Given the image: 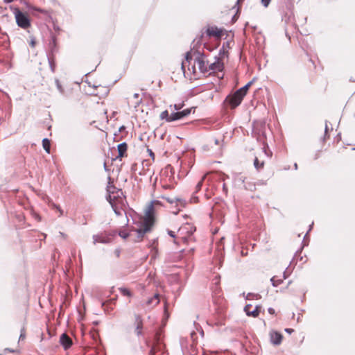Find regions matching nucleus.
Returning <instances> with one entry per match:
<instances>
[{"instance_id": "obj_57", "label": "nucleus", "mask_w": 355, "mask_h": 355, "mask_svg": "<svg viewBox=\"0 0 355 355\" xmlns=\"http://www.w3.org/2000/svg\"><path fill=\"white\" fill-rule=\"evenodd\" d=\"M7 350H8V351H10V352H13V350L10 349L9 348H7Z\"/></svg>"}, {"instance_id": "obj_14", "label": "nucleus", "mask_w": 355, "mask_h": 355, "mask_svg": "<svg viewBox=\"0 0 355 355\" xmlns=\"http://www.w3.org/2000/svg\"><path fill=\"white\" fill-rule=\"evenodd\" d=\"M94 244L96 243H109L111 241V239L109 237H103L101 235L95 234L93 235Z\"/></svg>"}, {"instance_id": "obj_4", "label": "nucleus", "mask_w": 355, "mask_h": 355, "mask_svg": "<svg viewBox=\"0 0 355 355\" xmlns=\"http://www.w3.org/2000/svg\"><path fill=\"white\" fill-rule=\"evenodd\" d=\"M197 56L195 58V63H197L199 70L201 73H205L209 71L208 69V62H206L204 59L205 55L199 51H196Z\"/></svg>"}, {"instance_id": "obj_47", "label": "nucleus", "mask_w": 355, "mask_h": 355, "mask_svg": "<svg viewBox=\"0 0 355 355\" xmlns=\"http://www.w3.org/2000/svg\"><path fill=\"white\" fill-rule=\"evenodd\" d=\"M214 144H215L216 145H218V144H219V140H218V139H214Z\"/></svg>"}, {"instance_id": "obj_51", "label": "nucleus", "mask_w": 355, "mask_h": 355, "mask_svg": "<svg viewBox=\"0 0 355 355\" xmlns=\"http://www.w3.org/2000/svg\"><path fill=\"white\" fill-rule=\"evenodd\" d=\"M295 169H297V164L295 163L294 165Z\"/></svg>"}, {"instance_id": "obj_48", "label": "nucleus", "mask_w": 355, "mask_h": 355, "mask_svg": "<svg viewBox=\"0 0 355 355\" xmlns=\"http://www.w3.org/2000/svg\"><path fill=\"white\" fill-rule=\"evenodd\" d=\"M133 96H134L135 98H139V94L135 93V94H134Z\"/></svg>"}, {"instance_id": "obj_31", "label": "nucleus", "mask_w": 355, "mask_h": 355, "mask_svg": "<svg viewBox=\"0 0 355 355\" xmlns=\"http://www.w3.org/2000/svg\"><path fill=\"white\" fill-rule=\"evenodd\" d=\"M106 234L107 235V237L110 238V237L115 236L116 234H118V232L115 230H112V231L107 232Z\"/></svg>"}, {"instance_id": "obj_29", "label": "nucleus", "mask_w": 355, "mask_h": 355, "mask_svg": "<svg viewBox=\"0 0 355 355\" xmlns=\"http://www.w3.org/2000/svg\"><path fill=\"white\" fill-rule=\"evenodd\" d=\"M205 179V175H204L202 178L201 180L198 182V184L196 186V191H200L201 189L202 184H203V181H204Z\"/></svg>"}, {"instance_id": "obj_9", "label": "nucleus", "mask_w": 355, "mask_h": 355, "mask_svg": "<svg viewBox=\"0 0 355 355\" xmlns=\"http://www.w3.org/2000/svg\"><path fill=\"white\" fill-rule=\"evenodd\" d=\"M206 33L209 37H216L220 38L223 35V30L218 28L216 26L209 27L206 31Z\"/></svg>"}, {"instance_id": "obj_3", "label": "nucleus", "mask_w": 355, "mask_h": 355, "mask_svg": "<svg viewBox=\"0 0 355 355\" xmlns=\"http://www.w3.org/2000/svg\"><path fill=\"white\" fill-rule=\"evenodd\" d=\"M244 96L241 95V94H236V91L228 95L225 98V102L231 107V108H235L239 106Z\"/></svg>"}, {"instance_id": "obj_56", "label": "nucleus", "mask_w": 355, "mask_h": 355, "mask_svg": "<svg viewBox=\"0 0 355 355\" xmlns=\"http://www.w3.org/2000/svg\"><path fill=\"white\" fill-rule=\"evenodd\" d=\"M7 350H8V351H10V352H13V350L10 349L9 348H7Z\"/></svg>"}, {"instance_id": "obj_18", "label": "nucleus", "mask_w": 355, "mask_h": 355, "mask_svg": "<svg viewBox=\"0 0 355 355\" xmlns=\"http://www.w3.org/2000/svg\"><path fill=\"white\" fill-rule=\"evenodd\" d=\"M159 302V296L158 294H155L153 297L150 298L147 301L148 305L155 306Z\"/></svg>"}, {"instance_id": "obj_7", "label": "nucleus", "mask_w": 355, "mask_h": 355, "mask_svg": "<svg viewBox=\"0 0 355 355\" xmlns=\"http://www.w3.org/2000/svg\"><path fill=\"white\" fill-rule=\"evenodd\" d=\"M60 343L64 349L67 350L72 346L73 341L72 339L67 335V334L63 333L60 336Z\"/></svg>"}, {"instance_id": "obj_17", "label": "nucleus", "mask_w": 355, "mask_h": 355, "mask_svg": "<svg viewBox=\"0 0 355 355\" xmlns=\"http://www.w3.org/2000/svg\"><path fill=\"white\" fill-rule=\"evenodd\" d=\"M107 200L110 202V204L111 205V206H112V207L115 214L117 215V216H121V214H122L121 211L114 205V203L113 202V200L112 199L110 195H108V196L107 197Z\"/></svg>"}, {"instance_id": "obj_27", "label": "nucleus", "mask_w": 355, "mask_h": 355, "mask_svg": "<svg viewBox=\"0 0 355 355\" xmlns=\"http://www.w3.org/2000/svg\"><path fill=\"white\" fill-rule=\"evenodd\" d=\"M119 289L121 293L124 296L130 297L132 295L131 292L125 288H119Z\"/></svg>"}, {"instance_id": "obj_25", "label": "nucleus", "mask_w": 355, "mask_h": 355, "mask_svg": "<svg viewBox=\"0 0 355 355\" xmlns=\"http://www.w3.org/2000/svg\"><path fill=\"white\" fill-rule=\"evenodd\" d=\"M254 298L260 299L261 295L258 293H248L245 297V299L248 300H252Z\"/></svg>"}, {"instance_id": "obj_24", "label": "nucleus", "mask_w": 355, "mask_h": 355, "mask_svg": "<svg viewBox=\"0 0 355 355\" xmlns=\"http://www.w3.org/2000/svg\"><path fill=\"white\" fill-rule=\"evenodd\" d=\"M264 162H259L257 157H255L254 160V166L257 169L259 170L263 167Z\"/></svg>"}, {"instance_id": "obj_26", "label": "nucleus", "mask_w": 355, "mask_h": 355, "mask_svg": "<svg viewBox=\"0 0 355 355\" xmlns=\"http://www.w3.org/2000/svg\"><path fill=\"white\" fill-rule=\"evenodd\" d=\"M48 61L52 72L55 71L54 56H48Z\"/></svg>"}, {"instance_id": "obj_44", "label": "nucleus", "mask_w": 355, "mask_h": 355, "mask_svg": "<svg viewBox=\"0 0 355 355\" xmlns=\"http://www.w3.org/2000/svg\"><path fill=\"white\" fill-rule=\"evenodd\" d=\"M30 44H31V46H33H33H35V40H31V43H30Z\"/></svg>"}, {"instance_id": "obj_1", "label": "nucleus", "mask_w": 355, "mask_h": 355, "mask_svg": "<svg viewBox=\"0 0 355 355\" xmlns=\"http://www.w3.org/2000/svg\"><path fill=\"white\" fill-rule=\"evenodd\" d=\"M154 205H161V202L158 200H153L150 203L145 212L146 218L142 223L141 226L135 230L137 233V238L139 240L142 239L146 233L151 230V227L153 225V220L155 211Z\"/></svg>"}, {"instance_id": "obj_55", "label": "nucleus", "mask_w": 355, "mask_h": 355, "mask_svg": "<svg viewBox=\"0 0 355 355\" xmlns=\"http://www.w3.org/2000/svg\"><path fill=\"white\" fill-rule=\"evenodd\" d=\"M7 350H8V351H10V352H13V350L10 349L9 348H7Z\"/></svg>"}, {"instance_id": "obj_28", "label": "nucleus", "mask_w": 355, "mask_h": 355, "mask_svg": "<svg viewBox=\"0 0 355 355\" xmlns=\"http://www.w3.org/2000/svg\"><path fill=\"white\" fill-rule=\"evenodd\" d=\"M136 322H137L136 327L137 330L141 329L142 328V321L141 317L138 315H136Z\"/></svg>"}, {"instance_id": "obj_59", "label": "nucleus", "mask_w": 355, "mask_h": 355, "mask_svg": "<svg viewBox=\"0 0 355 355\" xmlns=\"http://www.w3.org/2000/svg\"><path fill=\"white\" fill-rule=\"evenodd\" d=\"M141 102V100H139L137 104H139Z\"/></svg>"}, {"instance_id": "obj_41", "label": "nucleus", "mask_w": 355, "mask_h": 355, "mask_svg": "<svg viewBox=\"0 0 355 355\" xmlns=\"http://www.w3.org/2000/svg\"><path fill=\"white\" fill-rule=\"evenodd\" d=\"M120 252H120V250H119V249H116V250H115V252H114V253H115V254H116V256L117 257H119L120 256Z\"/></svg>"}, {"instance_id": "obj_40", "label": "nucleus", "mask_w": 355, "mask_h": 355, "mask_svg": "<svg viewBox=\"0 0 355 355\" xmlns=\"http://www.w3.org/2000/svg\"><path fill=\"white\" fill-rule=\"evenodd\" d=\"M24 338H25V333L21 331V334L19 336V340H23V339H24Z\"/></svg>"}, {"instance_id": "obj_50", "label": "nucleus", "mask_w": 355, "mask_h": 355, "mask_svg": "<svg viewBox=\"0 0 355 355\" xmlns=\"http://www.w3.org/2000/svg\"><path fill=\"white\" fill-rule=\"evenodd\" d=\"M104 169H105V171H107V166H106V164H105V163H104Z\"/></svg>"}, {"instance_id": "obj_35", "label": "nucleus", "mask_w": 355, "mask_h": 355, "mask_svg": "<svg viewBox=\"0 0 355 355\" xmlns=\"http://www.w3.org/2000/svg\"><path fill=\"white\" fill-rule=\"evenodd\" d=\"M165 199L171 204H173L174 202L179 200V199H173L170 198H165Z\"/></svg>"}, {"instance_id": "obj_38", "label": "nucleus", "mask_w": 355, "mask_h": 355, "mask_svg": "<svg viewBox=\"0 0 355 355\" xmlns=\"http://www.w3.org/2000/svg\"><path fill=\"white\" fill-rule=\"evenodd\" d=\"M268 313H269L270 314H272H272H274V313H275V309H274L273 308H271V307H270V308H269V309H268Z\"/></svg>"}, {"instance_id": "obj_49", "label": "nucleus", "mask_w": 355, "mask_h": 355, "mask_svg": "<svg viewBox=\"0 0 355 355\" xmlns=\"http://www.w3.org/2000/svg\"><path fill=\"white\" fill-rule=\"evenodd\" d=\"M223 190L227 192V187H226V185L224 184L223 186Z\"/></svg>"}, {"instance_id": "obj_15", "label": "nucleus", "mask_w": 355, "mask_h": 355, "mask_svg": "<svg viewBox=\"0 0 355 355\" xmlns=\"http://www.w3.org/2000/svg\"><path fill=\"white\" fill-rule=\"evenodd\" d=\"M252 83H253V80H251V81L248 82L243 87H242L239 88V89H237L236 90V94H241V95H243V96H245L246 95V94L248 92V90L249 89L250 87L252 84Z\"/></svg>"}, {"instance_id": "obj_61", "label": "nucleus", "mask_w": 355, "mask_h": 355, "mask_svg": "<svg viewBox=\"0 0 355 355\" xmlns=\"http://www.w3.org/2000/svg\"><path fill=\"white\" fill-rule=\"evenodd\" d=\"M354 117H355V113H354Z\"/></svg>"}, {"instance_id": "obj_5", "label": "nucleus", "mask_w": 355, "mask_h": 355, "mask_svg": "<svg viewBox=\"0 0 355 355\" xmlns=\"http://www.w3.org/2000/svg\"><path fill=\"white\" fill-rule=\"evenodd\" d=\"M155 343L150 349V355H155L156 352L163 350L164 346L162 343V331H157L155 334Z\"/></svg>"}, {"instance_id": "obj_8", "label": "nucleus", "mask_w": 355, "mask_h": 355, "mask_svg": "<svg viewBox=\"0 0 355 355\" xmlns=\"http://www.w3.org/2000/svg\"><path fill=\"white\" fill-rule=\"evenodd\" d=\"M252 308L251 304H247L244 307V311L245 312L248 316H252L253 318H257L261 311V306L260 305H257L254 309L252 311H250V309Z\"/></svg>"}, {"instance_id": "obj_45", "label": "nucleus", "mask_w": 355, "mask_h": 355, "mask_svg": "<svg viewBox=\"0 0 355 355\" xmlns=\"http://www.w3.org/2000/svg\"><path fill=\"white\" fill-rule=\"evenodd\" d=\"M135 332H136V334H137V336H139V335H141V330H140V329H138V330H137V329H136V330H135Z\"/></svg>"}, {"instance_id": "obj_20", "label": "nucleus", "mask_w": 355, "mask_h": 355, "mask_svg": "<svg viewBox=\"0 0 355 355\" xmlns=\"http://www.w3.org/2000/svg\"><path fill=\"white\" fill-rule=\"evenodd\" d=\"M192 60V55L190 51L187 52L185 55V61L182 62V69L184 71V67L186 63L190 64L191 61Z\"/></svg>"}, {"instance_id": "obj_54", "label": "nucleus", "mask_w": 355, "mask_h": 355, "mask_svg": "<svg viewBox=\"0 0 355 355\" xmlns=\"http://www.w3.org/2000/svg\"><path fill=\"white\" fill-rule=\"evenodd\" d=\"M7 350H8V351H10V352H13V350L10 349L9 348H7Z\"/></svg>"}, {"instance_id": "obj_53", "label": "nucleus", "mask_w": 355, "mask_h": 355, "mask_svg": "<svg viewBox=\"0 0 355 355\" xmlns=\"http://www.w3.org/2000/svg\"><path fill=\"white\" fill-rule=\"evenodd\" d=\"M59 211L60 212L61 214H62V211L60 209V208H58Z\"/></svg>"}, {"instance_id": "obj_33", "label": "nucleus", "mask_w": 355, "mask_h": 355, "mask_svg": "<svg viewBox=\"0 0 355 355\" xmlns=\"http://www.w3.org/2000/svg\"><path fill=\"white\" fill-rule=\"evenodd\" d=\"M328 131H329V127L327 125V121L325 123V128H324V140L326 139L327 135H328Z\"/></svg>"}, {"instance_id": "obj_42", "label": "nucleus", "mask_w": 355, "mask_h": 355, "mask_svg": "<svg viewBox=\"0 0 355 355\" xmlns=\"http://www.w3.org/2000/svg\"><path fill=\"white\" fill-rule=\"evenodd\" d=\"M313 225V223H312V224H311V225H310V226H309V231L307 232L306 234L304 236V239H306V237L307 234H309V231H311V228H312Z\"/></svg>"}, {"instance_id": "obj_36", "label": "nucleus", "mask_w": 355, "mask_h": 355, "mask_svg": "<svg viewBox=\"0 0 355 355\" xmlns=\"http://www.w3.org/2000/svg\"><path fill=\"white\" fill-rule=\"evenodd\" d=\"M168 234L173 238L175 237V232L171 230H168Z\"/></svg>"}, {"instance_id": "obj_52", "label": "nucleus", "mask_w": 355, "mask_h": 355, "mask_svg": "<svg viewBox=\"0 0 355 355\" xmlns=\"http://www.w3.org/2000/svg\"><path fill=\"white\" fill-rule=\"evenodd\" d=\"M124 128H125V127H124V126H121V127L119 128V130H123V129H124Z\"/></svg>"}, {"instance_id": "obj_2", "label": "nucleus", "mask_w": 355, "mask_h": 355, "mask_svg": "<svg viewBox=\"0 0 355 355\" xmlns=\"http://www.w3.org/2000/svg\"><path fill=\"white\" fill-rule=\"evenodd\" d=\"M10 9L13 10L18 26L24 29L31 26L30 19L26 13L21 12L18 8L10 6Z\"/></svg>"}, {"instance_id": "obj_10", "label": "nucleus", "mask_w": 355, "mask_h": 355, "mask_svg": "<svg viewBox=\"0 0 355 355\" xmlns=\"http://www.w3.org/2000/svg\"><path fill=\"white\" fill-rule=\"evenodd\" d=\"M270 337L271 343L275 345H279V344H281L283 338V336L282 335V334L277 331L270 332Z\"/></svg>"}, {"instance_id": "obj_58", "label": "nucleus", "mask_w": 355, "mask_h": 355, "mask_svg": "<svg viewBox=\"0 0 355 355\" xmlns=\"http://www.w3.org/2000/svg\"><path fill=\"white\" fill-rule=\"evenodd\" d=\"M192 69H193V71L194 72L195 71V66L192 67Z\"/></svg>"}, {"instance_id": "obj_22", "label": "nucleus", "mask_w": 355, "mask_h": 355, "mask_svg": "<svg viewBox=\"0 0 355 355\" xmlns=\"http://www.w3.org/2000/svg\"><path fill=\"white\" fill-rule=\"evenodd\" d=\"M160 119H165L167 122H172V121H171V114H168V110H164L163 111L161 114H160V116H159Z\"/></svg>"}, {"instance_id": "obj_6", "label": "nucleus", "mask_w": 355, "mask_h": 355, "mask_svg": "<svg viewBox=\"0 0 355 355\" xmlns=\"http://www.w3.org/2000/svg\"><path fill=\"white\" fill-rule=\"evenodd\" d=\"M191 108H187L182 111L173 112L171 114V121H175L182 119L191 114Z\"/></svg>"}, {"instance_id": "obj_19", "label": "nucleus", "mask_w": 355, "mask_h": 355, "mask_svg": "<svg viewBox=\"0 0 355 355\" xmlns=\"http://www.w3.org/2000/svg\"><path fill=\"white\" fill-rule=\"evenodd\" d=\"M42 146H43L44 150L47 153H50L51 141L48 138H44L42 139Z\"/></svg>"}, {"instance_id": "obj_32", "label": "nucleus", "mask_w": 355, "mask_h": 355, "mask_svg": "<svg viewBox=\"0 0 355 355\" xmlns=\"http://www.w3.org/2000/svg\"><path fill=\"white\" fill-rule=\"evenodd\" d=\"M270 1L271 0H261V3L265 8H267L269 6Z\"/></svg>"}, {"instance_id": "obj_30", "label": "nucleus", "mask_w": 355, "mask_h": 355, "mask_svg": "<svg viewBox=\"0 0 355 355\" xmlns=\"http://www.w3.org/2000/svg\"><path fill=\"white\" fill-rule=\"evenodd\" d=\"M118 234L123 239H126L130 235V234L125 231H119Z\"/></svg>"}, {"instance_id": "obj_43", "label": "nucleus", "mask_w": 355, "mask_h": 355, "mask_svg": "<svg viewBox=\"0 0 355 355\" xmlns=\"http://www.w3.org/2000/svg\"><path fill=\"white\" fill-rule=\"evenodd\" d=\"M286 278H288V275L286 273V271H284L283 273V279H286Z\"/></svg>"}, {"instance_id": "obj_21", "label": "nucleus", "mask_w": 355, "mask_h": 355, "mask_svg": "<svg viewBox=\"0 0 355 355\" xmlns=\"http://www.w3.org/2000/svg\"><path fill=\"white\" fill-rule=\"evenodd\" d=\"M55 83L56 87H57L58 90L59 91V92L60 93V94L62 96H66V92H65L64 89L63 88V87L62 86V85L60 84L59 80L55 79Z\"/></svg>"}, {"instance_id": "obj_12", "label": "nucleus", "mask_w": 355, "mask_h": 355, "mask_svg": "<svg viewBox=\"0 0 355 355\" xmlns=\"http://www.w3.org/2000/svg\"><path fill=\"white\" fill-rule=\"evenodd\" d=\"M128 149V145L125 142H123L119 144L117 146V150H118V155L116 156V159L117 158H122L125 156L126 151Z\"/></svg>"}, {"instance_id": "obj_23", "label": "nucleus", "mask_w": 355, "mask_h": 355, "mask_svg": "<svg viewBox=\"0 0 355 355\" xmlns=\"http://www.w3.org/2000/svg\"><path fill=\"white\" fill-rule=\"evenodd\" d=\"M270 282L272 283V285L274 287H277V286H279V284H281L283 282V279H277V277L275 276H274L270 279Z\"/></svg>"}, {"instance_id": "obj_39", "label": "nucleus", "mask_w": 355, "mask_h": 355, "mask_svg": "<svg viewBox=\"0 0 355 355\" xmlns=\"http://www.w3.org/2000/svg\"><path fill=\"white\" fill-rule=\"evenodd\" d=\"M285 331L288 334H291L294 331V329H290V328H286V329H285Z\"/></svg>"}, {"instance_id": "obj_37", "label": "nucleus", "mask_w": 355, "mask_h": 355, "mask_svg": "<svg viewBox=\"0 0 355 355\" xmlns=\"http://www.w3.org/2000/svg\"><path fill=\"white\" fill-rule=\"evenodd\" d=\"M148 151L149 152V155H150L153 159H154L155 154H154V153L152 151V150H150V149H148Z\"/></svg>"}, {"instance_id": "obj_46", "label": "nucleus", "mask_w": 355, "mask_h": 355, "mask_svg": "<svg viewBox=\"0 0 355 355\" xmlns=\"http://www.w3.org/2000/svg\"><path fill=\"white\" fill-rule=\"evenodd\" d=\"M14 0H3V2L5 3H10L11 2H12Z\"/></svg>"}, {"instance_id": "obj_34", "label": "nucleus", "mask_w": 355, "mask_h": 355, "mask_svg": "<svg viewBox=\"0 0 355 355\" xmlns=\"http://www.w3.org/2000/svg\"><path fill=\"white\" fill-rule=\"evenodd\" d=\"M174 107V109L175 110H176L177 112L180 111V110L182 108V105H180V104H175L173 105Z\"/></svg>"}, {"instance_id": "obj_16", "label": "nucleus", "mask_w": 355, "mask_h": 355, "mask_svg": "<svg viewBox=\"0 0 355 355\" xmlns=\"http://www.w3.org/2000/svg\"><path fill=\"white\" fill-rule=\"evenodd\" d=\"M49 49L51 55H49L48 56H53L54 53L57 51L56 39L55 37H51V40L49 42Z\"/></svg>"}, {"instance_id": "obj_60", "label": "nucleus", "mask_w": 355, "mask_h": 355, "mask_svg": "<svg viewBox=\"0 0 355 355\" xmlns=\"http://www.w3.org/2000/svg\"><path fill=\"white\" fill-rule=\"evenodd\" d=\"M240 0H238V2Z\"/></svg>"}, {"instance_id": "obj_13", "label": "nucleus", "mask_w": 355, "mask_h": 355, "mask_svg": "<svg viewBox=\"0 0 355 355\" xmlns=\"http://www.w3.org/2000/svg\"><path fill=\"white\" fill-rule=\"evenodd\" d=\"M223 69V64L218 60L213 63H211L208 65V69L209 71H220Z\"/></svg>"}, {"instance_id": "obj_11", "label": "nucleus", "mask_w": 355, "mask_h": 355, "mask_svg": "<svg viewBox=\"0 0 355 355\" xmlns=\"http://www.w3.org/2000/svg\"><path fill=\"white\" fill-rule=\"evenodd\" d=\"M245 178L243 176H240L238 178V180L240 181L242 184H243V187L245 189L253 191L256 189V184L254 182H245Z\"/></svg>"}]
</instances>
